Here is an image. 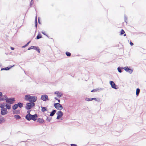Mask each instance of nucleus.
I'll use <instances>...</instances> for the list:
<instances>
[{
  "label": "nucleus",
  "instance_id": "nucleus-19",
  "mask_svg": "<svg viewBox=\"0 0 146 146\" xmlns=\"http://www.w3.org/2000/svg\"><path fill=\"white\" fill-rule=\"evenodd\" d=\"M56 111V110H53L50 114V115L51 116H53L55 114Z\"/></svg>",
  "mask_w": 146,
  "mask_h": 146
},
{
  "label": "nucleus",
  "instance_id": "nucleus-44",
  "mask_svg": "<svg viewBox=\"0 0 146 146\" xmlns=\"http://www.w3.org/2000/svg\"><path fill=\"white\" fill-rule=\"evenodd\" d=\"M54 99L56 100H57V99H58L56 97H55L54 98Z\"/></svg>",
  "mask_w": 146,
  "mask_h": 146
},
{
  "label": "nucleus",
  "instance_id": "nucleus-3",
  "mask_svg": "<svg viewBox=\"0 0 146 146\" xmlns=\"http://www.w3.org/2000/svg\"><path fill=\"white\" fill-rule=\"evenodd\" d=\"M6 102L9 103L10 104H13L15 100L14 98H7L6 96V98H5Z\"/></svg>",
  "mask_w": 146,
  "mask_h": 146
},
{
  "label": "nucleus",
  "instance_id": "nucleus-26",
  "mask_svg": "<svg viewBox=\"0 0 146 146\" xmlns=\"http://www.w3.org/2000/svg\"><path fill=\"white\" fill-rule=\"evenodd\" d=\"M18 106H19L20 108H21L23 106V104L21 103H18Z\"/></svg>",
  "mask_w": 146,
  "mask_h": 146
},
{
  "label": "nucleus",
  "instance_id": "nucleus-12",
  "mask_svg": "<svg viewBox=\"0 0 146 146\" xmlns=\"http://www.w3.org/2000/svg\"><path fill=\"white\" fill-rule=\"evenodd\" d=\"M5 121V119L1 116H0V123H4Z\"/></svg>",
  "mask_w": 146,
  "mask_h": 146
},
{
  "label": "nucleus",
  "instance_id": "nucleus-7",
  "mask_svg": "<svg viewBox=\"0 0 146 146\" xmlns=\"http://www.w3.org/2000/svg\"><path fill=\"white\" fill-rule=\"evenodd\" d=\"M41 99L43 101H46L48 100V96L46 95H44L42 96Z\"/></svg>",
  "mask_w": 146,
  "mask_h": 146
},
{
  "label": "nucleus",
  "instance_id": "nucleus-14",
  "mask_svg": "<svg viewBox=\"0 0 146 146\" xmlns=\"http://www.w3.org/2000/svg\"><path fill=\"white\" fill-rule=\"evenodd\" d=\"M37 121L40 123H44V121L43 119L38 118L37 119Z\"/></svg>",
  "mask_w": 146,
  "mask_h": 146
},
{
  "label": "nucleus",
  "instance_id": "nucleus-13",
  "mask_svg": "<svg viewBox=\"0 0 146 146\" xmlns=\"http://www.w3.org/2000/svg\"><path fill=\"white\" fill-rule=\"evenodd\" d=\"M110 84L111 86V87L113 88L116 89V85L112 81L110 82Z\"/></svg>",
  "mask_w": 146,
  "mask_h": 146
},
{
  "label": "nucleus",
  "instance_id": "nucleus-15",
  "mask_svg": "<svg viewBox=\"0 0 146 146\" xmlns=\"http://www.w3.org/2000/svg\"><path fill=\"white\" fill-rule=\"evenodd\" d=\"M14 65H13L12 66H11L9 68L8 67H6V68H1V70H9Z\"/></svg>",
  "mask_w": 146,
  "mask_h": 146
},
{
  "label": "nucleus",
  "instance_id": "nucleus-32",
  "mask_svg": "<svg viewBox=\"0 0 146 146\" xmlns=\"http://www.w3.org/2000/svg\"><path fill=\"white\" fill-rule=\"evenodd\" d=\"M124 33H125V31H124L123 29H122L121 31V33H120L121 35H123V34H124Z\"/></svg>",
  "mask_w": 146,
  "mask_h": 146
},
{
  "label": "nucleus",
  "instance_id": "nucleus-6",
  "mask_svg": "<svg viewBox=\"0 0 146 146\" xmlns=\"http://www.w3.org/2000/svg\"><path fill=\"white\" fill-rule=\"evenodd\" d=\"M57 116L56 117L57 119H59L63 115V113L61 111H58L57 113Z\"/></svg>",
  "mask_w": 146,
  "mask_h": 146
},
{
  "label": "nucleus",
  "instance_id": "nucleus-37",
  "mask_svg": "<svg viewBox=\"0 0 146 146\" xmlns=\"http://www.w3.org/2000/svg\"><path fill=\"white\" fill-rule=\"evenodd\" d=\"M130 44L131 46H133V43L131 42H130Z\"/></svg>",
  "mask_w": 146,
  "mask_h": 146
},
{
  "label": "nucleus",
  "instance_id": "nucleus-10",
  "mask_svg": "<svg viewBox=\"0 0 146 146\" xmlns=\"http://www.w3.org/2000/svg\"><path fill=\"white\" fill-rule=\"evenodd\" d=\"M55 94H56L57 96L58 97H60L62 96V92L58 91H56L54 92Z\"/></svg>",
  "mask_w": 146,
  "mask_h": 146
},
{
  "label": "nucleus",
  "instance_id": "nucleus-24",
  "mask_svg": "<svg viewBox=\"0 0 146 146\" xmlns=\"http://www.w3.org/2000/svg\"><path fill=\"white\" fill-rule=\"evenodd\" d=\"M42 38L41 35L40 34H38L36 37L37 39H38Z\"/></svg>",
  "mask_w": 146,
  "mask_h": 146
},
{
  "label": "nucleus",
  "instance_id": "nucleus-33",
  "mask_svg": "<svg viewBox=\"0 0 146 146\" xmlns=\"http://www.w3.org/2000/svg\"><path fill=\"white\" fill-rule=\"evenodd\" d=\"M117 70L119 72L121 73V68L120 67H118L117 68Z\"/></svg>",
  "mask_w": 146,
  "mask_h": 146
},
{
  "label": "nucleus",
  "instance_id": "nucleus-38",
  "mask_svg": "<svg viewBox=\"0 0 146 146\" xmlns=\"http://www.w3.org/2000/svg\"><path fill=\"white\" fill-rule=\"evenodd\" d=\"M10 48H11V50H13L14 49V48L13 47H11Z\"/></svg>",
  "mask_w": 146,
  "mask_h": 146
},
{
  "label": "nucleus",
  "instance_id": "nucleus-8",
  "mask_svg": "<svg viewBox=\"0 0 146 146\" xmlns=\"http://www.w3.org/2000/svg\"><path fill=\"white\" fill-rule=\"evenodd\" d=\"M126 72H128L130 74L133 72V70L127 67H125L123 68Z\"/></svg>",
  "mask_w": 146,
  "mask_h": 146
},
{
  "label": "nucleus",
  "instance_id": "nucleus-18",
  "mask_svg": "<svg viewBox=\"0 0 146 146\" xmlns=\"http://www.w3.org/2000/svg\"><path fill=\"white\" fill-rule=\"evenodd\" d=\"M13 112L14 114H19L20 112V111L19 110H17L15 111H13Z\"/></svg>",
  "mask_w": 146,
  "mask_h": 146
},
{
  "label": "nucleus",
  "instance_id": "nucleus-5",
  "mask_svg": "<svg viewBox=\"0 0 146 146\" xmlns=\"http://www.w3.org/2000/svg\"><path fill=\"white\" fill-rule=\"evenodd\" d=\"M8 113V111L7 109L5 108H3L1 109V113L2 115H5L7 114Z\"/></svg>",
  "mask_w": 146,
  "mask_h": 146
},
{
  "label": "nucleus",
  "instance_id": "nucleus-40",
  "mask_svg": "<svg viewBox=\"0 0 146 146\" xmlns=\"http://www.w3.org/2000/svg\"><path fill=\"white\" fill-rule=\"evenodd\" d=\"M37 21H36V26H37Z\"/></svg>",
  "mask_w": 146,
  "mask_h": 146
},
{
  "label": "nucleus",
  "instance_id": "nucleus-20",
  "mask_svg": "<svg viewBox=\"0 0 146 146\" xmlns=\"http://www.w3.org/2000/svg\"><path fill=\"white\" fill-rule=\"evenodd\" d=\"M36 46H32L31 47H30L29 48L28 50H30L31 49H35V48H36Z\"/></svg>",
  "mask_w": 146,
  "mask_h": 146
},
{
  "label": "nucleus",
  "instance_id": "nucleus-17",
  "mask_svg": "<svg viewBox=\"0 0 146 146\" xmlns=\"http://www.w3.org/2000/svg\"><path fill=\"white\" fill-rule=\"evenodd\" d=\"M6 98V96L4 95L2 97H0V101H1L3 100H5V98Z\"/></svg>",
  "mask_w": 146,
  "mask_h": 146
},
{
  "label": "nucleus",
  "instance_id": "nucleus-22",
  "mask_svg": "<svg viewBox=\"0 0 146 146\" xmlns=\"http://www.w3.org/2000/svg\"><path fill=\"white\" fill-rule=\"evenodd\" d=\"M18 107V105L17 104H15L13 107V110H15Z\"/></svg>",
  "mask_w": 146,
  "mask_h": 146
},
{
  "label": "nucleus",
  "instance_id": "nucleus-31",
  "mask_svg": "<svg viewBox=\"0 0 146 146\" xmlns=\"http://www.w3.org/2000/svg\"><path fill=\"white\" fill-rule=\"evenodd\" d=\"M31 42V41H29V42L26 44H25V45L24 46H23V48H24L27 46H28L29 44V43Z\"/></svg>",
  "mask_w": 146,
  "mask_h": 146
},
{
  "label": "nucleus",
  "instance_id": "nucleus-11",
  "mask_svg": "<svg viewBox=\"0 0 146 146\" xmlns=\"http://www.w3.org/2000/svg\"><path fill=\"white\" fill-rule=\"evenodd\" d=\"M31 115L29 113L27 114L25 116L26 119L28 121L31 120Z\"/></svg>",
  "mask_w": 146,
  "mask_h": 146
},
{
  "label": "nucleus",
  "instance_id": "nucleus-39",
  "mask_svg": "<svg viewBox=\"0 0 146 146\" xmlns=\"http://www.w3.org/2000/svg\"><path fill=\"white\" fill-rule=\"evenodd\" d=\"M2 93L1 92H0V96H2Z\"/></svg>",
  "mask_w": 146,
  "mask_h": 146
},
{
  "label": "nucleus",
  "instance_id": "nucleus-25",
  "mask_svg": "<svg viewBox=\"0 0 146 146\" xmlns=\"http://www.w3.org/2000/svg\"><path fill=\"white\" fill-rule=\"evenodd\" d=\"M140 92V89L139 88H137L136 90V94L138 96Z\"/></svg>",
  "mask_w": 146,
  "mask_h": 146
},
{
  "label": "nucleus",
  "instance_id": "nucleus-21",
  "mask_svg": "<svg viewBox=\"0 0 146 146\" xmlns=\"http://www.w3.org/2000/svg\"><path fill=\"white\" fill-rule=\"evenodd\" d=\"M14 117L16 119H19L21 118V117L19 115H15Z\"/></svg>",
  "mask_w": 146,
  "mask_h": 146
},
{
  "label": "nucleus",
  "instance_id": "nucleus-45",
  "mask_svg": "<svg viewBox=\"0 0 146 146\" xmlns=\"http://www.w3.org/2000/svg\"><path fill=\"white\" fill-rule=\"evenodd\" d=\"M123 35L124 36H125L126 35V34H124Z\"/></svg>",
  "mask_w": 146,
  "mask_h": 146
},
{
  "label": "nucleus",
  "instance_id": "nucleus-42",
  "mask_svg": "<svg viewBox=\"0 0 146 146\" xmlns=\"http://www.w3.org/2000/svg\"><path fill=\"white\" fill-rule=\"evenodd\" d=\"M57 100L58 101V103H59L60 102V100H59V99H57Z\"/></svg>",
  "mask_w": 146,
  "mask_h": 146
},
{
  "label": "nucleus",
  "instance_id": "nucleus-1",
  "mask_svg": "<svg viewBox=\"0 0 146 146\" xmlns=\"http://www.w3.org/2000/svg\"><path fill=\"white\" fill-rule=\"evenodd\" d=\"M25 98L26 100H28L32 103H34L36 101L37 97L35 96H31L29 95H27L25 96Z\"/></svg>",
  "mask_w": 146,
  "mask_h": 146
},
{
  "label": "nucleus",
  "instance_id": "nucleus-41",
  "mask_svg": "<svg viewBox=\"0 0 146 146\" xmlns=\"http://www.w3.org/2000/svg\"><path fill=\"white\" fill-rule=\"evenodd\" d=\"M42 33L43 34H44V35H45V34L44 33V32H43V31H42Z\"/></svg>",
  "mask_w": 146,
  "mask_h": 146
},
{
  "label": "nucleus",
  "instance_id": "nucleus-34",
  "mask_svg": "<svg viewBox=\"0 0 146 146\" xmlns=\"http://www.w3.org/2000/svg\"><path fill=\"white\" fill-rule=\"evenodd\" d=\"M85 100L87 101H92L91 100V98H86L85 99Z\"/></svg>",
  "mask_w": 146,
  "mask_h": 146
},
{
  "label": "nucleus",
  "instance_id": "nucleus-2",
  "mask_svg": "<svg viewBox=\"0 0 146 146\" xmlns=\"http://www.w3.org/2000/svg\"><path fill=\"white\" fill-rule=\"evenodd\" d=\"M54 106L55 108L58 110H61L63 108L62 106L59 103L54 104Z\"/></svg>",
  "mask_w": 146,
  "mask_h": 146
},
{
  "label": "nucleus",
  "instance_id": "nucleus-29",
  "mask_svg": "<svg viewBox=\"0 0 146 146\" xmlns=\"http://www.w3.org/2000/svg\"><path fill=\"white\" fill-rule=\"evenodd\" d=\"M42 111L43 112H44L46 110V108L45 107H42Z\"/></svg>",
  "mask_w": 146,
  "mask_h": 146
},
{
  "label": "nucleus",
  "instance_id": "nucleus-30",
  "mask_svg": "<svg viewBox=\"0 0 146 146\" xmlns=\"http://www.w3.org/2000/svg\"><path fill=\"white\" fill-rule=\"evenodd\" d=\"M35 50H36L39 53L40 52V49H39L38 47H36V48H35Z\"/></svg>",
  "mask_w": 146,
  "mask_h": 146
},
{
  "label": "nucleus",
  "instance_id": "nucleus-27",
  "mask_svg": "<svg viewBox=\"0 0 146 146\" xmlns=\"http://www.w3.org/2000/svg\"><path fill=\"white\" fill-rule=\"evenodd\" d=\"M66 54L68 56H70L71 55V53L68 52H66Z\"/></svg>",
  "mask_w": 146,
  "mask_h": 146
},
{
  "label": "nucleus",
  "instance_id": "nucleus-36",
  "mask_svg": "<svg viewBox=\"0 0 146 146\" xmlns=\"http://www.w3.org/2000/svg\"><path fill=\"white\" fill-rule=\"evenodd\" d=\"M71 146H77V145L76 144H71Z\"/></svg>",
  "mask_w": 146,
  "mask_h": 146
},
{
  "label": "nucleus",
  "instance_id": "nucleus-4",
  "mask_svg": "<svg viewBox=\"0 0 146 146\" xmlns=\"http://www.w3.org/2000/svg\"><path fill=\"white\" fill-rule=\"evenodd\" d=\"M35 105L34 103H29L27 104L26 108L27 110H30L32 106L33 107Z\"/></svg>",
  "mask_w": 146,
  "mask_h": 146
},
{
  "label": "nucleus",
  "instance_id": "nucleus-28",
  "mask_svg": "<svg viewBox=\"0 0 146 146\" xmlns=\"http://www.w3.org/2000/svg\"><path fill=\"white\" fill-rule=\"evenodd\" d=\"M99 90L98 89H93V90H92L91 91V92H97V91H98Z\"/></svg>",
  "mask_w": 146,
  "mask_h": 146
},
{
  "label": "nucleus",
  "instance_id": "nucleus-23",
  "mask_svg": "<svg viewBox=\"0 0 146 146\" xmlns=\"http://www.w3.org/2000/svg\"><path fill=\"white\" fill-rule=\"evenodd\" d=\"M5 104L4 103H1L0 104V108H1V109L4 108L5 107Z\"/></svg>",
  "mask_w": 146,
  "mask_h": 146
},
{
  "label": "nucleus",
  "instance_id": "nucleus-9",
  "mask_svg": "<svg viewBox=\"0 0 146 146\" xmlns=\"http://www.w3.org/2000/svg\"><path fill=\"white\" fill-rule=\"evenodd\" d=\"M31 120L32 119L34 121H36L37 119L38 115L37 114H35L34 115H31Z\"/></svg>",
  "mask_w": 146,
  "mask_h": 146
},
{
  "label": "nucleus",
  "instance_id": "nucleus-43",
  "mask_svg": "<svg viewBox=\"0 0 146 146\" xmlns=\"http://www.w3.org/2000/svg\"><path fill=\"white\" fill-rule=\"evenodd\" d=\"M30 111H27V113H28V114H29V113H30Z\"/></svg>",
  "mask_w": 146,
  "mask_h": 146
},
{
  "label": "nucleus",
  "instance_id": "nucleus-35",
  "mask_svg": "<svg viewBox=\"0 0 146 146\" xmlns=\"http://www.w3.org/2000/svg\"><path fill=\"white\" fill-rule=\"evenodd\" d=\"M91 100H96V101L97 100V99L96 98H91Z\"/></svg>",
  "mask_w": 146,
  "mask_h": 146
},
{
  "label": "nucleus",
  "instance_id": "nucleus-16",
  "mask_svg": "<svg viewBox=\"0 0 146 146\" xmlns=\"http://www.w3.org/2000/svg\"><path fill=\"white\" fill-rule=\"evenodd\" d=\"M5 106L7 109L9 110L11 108V105L9 104H6Z\"/></svg>",
  "mask_w": 146,
  "mask_h": 146
}]
</instances>
